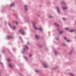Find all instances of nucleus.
Listing matches in <instances>:
<instances>
[{
	"instance_id": "16",
	"label": "nucleus",
	"mask_w": 76,
	"mask_h": 76,
	"mask_svg": "<svg viewBox=\"0 0 76 76\" xmlns=\"http://www.w3.org/2000/svg\"><path fill=\"white\" fill-rule=\"evenodd\" d=\"M7 38H11V37L10 36H8L7 37Z\"/></svg>"
},
{
	"instance_id": "1",
	"label": "nucleus",
	"mask_w": 76,
	"mask_h": 76,
	"mask_svg": "<svg viewBox=\"0 0 76 76\" xmlns=\"http://www.w3.org/2000/svg\"><path fill=\"white\" fill-rule=\"evenodd\" d=\"M33 25L34 26V28L35 29H36V30H37V27H35V24L34 23H33Z\"/></svg>"
},
{
	"instance_id": "32",
	"label": "nucleus",
	"mask_w": 76,
	"mask_h": 76,
	"mask_svg": "<svg viewBox=\"0 0 76 76\" xmlns=\"http://www.w3.org/2000/svg\"><path fill=\"white\" fill-rule=\"evenodd\" d=\"M27 44H29V43L28 42H27Z\"/></svg>"
},
{
	"instance_id": "19",
	"label": "nucleus",
	"mask_w": 76,
	"mask_h": 76,
	"mask_svg": "<svg viewBox=\"0 0 76 76\" xmlns=\"http://www.w3.org/2000/svg\"><path fill=\"white\" fill-rule=\"evenodd\" d=\"M65 29H66V30H68L69 29V28H65Z\"/></svg>"
},
{
	"instance_id": "29",
	"label": "nucleus",
	"mask_w": 76,
	"mask_h": 76,
	"mask_svg": "<svg viewBox=\"0 0 76 76\" xmlns=\"http://www.w3.org/2000/svg\"><path fill=\"white\" fill-rule=\"evenodd\" d=\"M16 23L17 24H18V22H16Z\"/></svg>"
},
{
	"instance_id": "5",
	"label": "nucleus",
	"mask_w": 76,
	"mask_h": 76,
	"mask_svg": "<svg viewBox=\"0 0 76 76\" xmlns=\"http://www.w3.org/2000/svg\"><path fill=\"white\" fill-rule=\"evenodd\" d=\"M14 5H15V4H14V3H12L11 4L10 6H14Z\"/></svg>"
},
{
	"instance_id": "24",
	"label": "nucleus",
	"mask_w": 76,
	"mask_h": 76,
	"mask_svg": "<svg viewBox=\"0 0 76 76\" xmlns=\"http://www.w3.org/2000/svg\"><path fill=\"white\" fill-rule=\"evenodd\" d=\"M63 20H65V19L64 18H63Z\"/></svg>"
},
{
	"instance_id": "31",
	"label": "nucleus",
	"mask_w": 76,
	"mask_h": 76,
	"mask_svg": "<svg viewBox=\"0 0 76 76\" xmlns=\"http://www.w3.org/2000/svg\"><path fill=\"white\" fill-rule=\"evenodd\" d=\"M56 39H57V40H58V38H56Z\"/></svg>"
},
{
	"instance_id": "21",
	"label": "nucleus",
	"mask_w": 76,
	"mask_h": 76,
	"mask_svg": "<svg viewBox=\"0 0 76 76\" xmlns=\"http://www.w3.org/2000/svg\"><path fill=\"white\" fill-rule=\"evenodd\" d=\"M29 56L30 57H31V56H32V55H31V54H30L29 55Z\"/></svg>"
},
{
	"instance_id": "27",
	"label": "nucleus",
	"mask_w": 76,
	"mask_h": 76,
	"mask_svg": "<svg viewBox=\"0 0 76 76\" xmlns=\"http://www.w3.org/2000/svg\"><path fill=\"white\" fill-rule=\"evenodd\" d=\"M23 51H25V49H23Z\"/></svg>"
},
{
	"instance_id": "4",
	"label": "nucleus",
	"mask_w": 76,
	"mask_h": 76,
	"mask_svg": "<svg viewBox=\"0 0 76 76\" xmlns=\"http://www.w3.org/2000/svg\"><path fill=\"white\" fill-rule=\"evenodd\" d=\"M67 9V7H62V9L63 10H66Z\"/></svg>"
},
{
	"instance_id": "10",
	"label": "nucleus",
	"mask_w": 76,
	"mask_h": 76,
	"mask_svg": "<svg viewBox=\"0 0 76 76\" xmlns=\"http://www.w3.org/2000/svg\"><path fill=\"white\" fill-rule=\"evenodd\" d=\"M54 25H56V26H59V25L58 24H57L56 23H54Z\"/></svg>"
},
{
	"instance_id": "3",
	"label": "nucleus",
	"mask_w": 76,
	"mask_h": 76,
	"mask_svg": "<svg viewBox=\"0 0 76 76\" xmlns=\"http://www.w3.org/2000/svg\"><path fill=\"white\" fill-rule=\"evenodd\" d=\"M35 37H36V38H37V39H38V38H39V36H38V35H36Z\"/></svg>"
},
{
	"instance_id": "7",
	"label": "nucleus",
	"mask_w": 76,
	"mask_h": 76,
	"mask_svg": "<svg viewBox=\"0 0 76 76\" xmlns=\"http://www.w3.org/2000/svg\"><path fill=\"white\" fill-rule=\"evenodd\" d=\"M56 8H57V10H58V13H59V10H58V9H59L58 7H56Z\"/></svg>"
},
{
	"instance_id": "14",
	"label": "nucleus",
	"mask_w": 76,
	"mask_h": 76,
	"mask_svg": "<svg viewBox=\"0 0 76 76\" xmlns=\"http://www.w3.org/2000/svg\"><path fill=\"white\" fill-rule=\"evenodd\" d=\"M16 28V27L14 26V27H13L12 29H15Z\"/></svg>"
},
{
	"instance_id": "6",
	"label": "nucleus",
	"mask_w": 76,
	"mask_h": 76,
	"mask_svg": "<svg viewBox=\"0 0 76 76\" xmlns=\"http://www.w3.org/2000/svg\"><path fill=\"white\" fill-rule=\"evenodd\" d=\"M44 67H45V68H47L48 67V66H47V65L45 64H43Z\"/></svg>"
},
{
	"instance_id": "15",
	"label": "nucleus",
	"mask_w": 76,
	"mask_h": 76,
	"mask_svg": "<svg viewBox=\"0 0 76 76\" xmlns=\"http://www.w3.org/2000/svg\"><path fill=\"white\" fill-rule=\"evenodd\" d=\"M39 29L40 30V31H42V28H39Z\"/></svg>"
},
{
	"instance_id": "22",
	"label": "nucleus",
	"mask_w": 76,
	"mask_h": 76,
	"mask_svg": "<svg viewBox=\"0 0 76 76\" xmlns=\"http://www.w3.org/2000/svg\"><path fill=\"white\" fill-rule=\"evenodd\" d=\"M49 18H53V17L51 16H50Z\"/></svg>"
},
{
	"instance_id": "9",
	"label": "nucleus",
	"mask_w": 76,
	"mask_h": 76,
	"mask_svg": "<svg viewBox=\"0 0 76 76\" xmlns=\"http://www.w3.org/2000/svg\"><path fill=\"white\" fill-rule=\"evenodd\" d=\"M70 31L71 32H74V31H75V30H70Z\"/></svg>"
},
{
	"instance_id": "25",
	"label": "nucleus",
	"mask_w": 76,
	"mask_h": 76,
	"mask_svg": "<svg viewBox=\"0 0 76 76\" xmlns=\"http://www.w3.org/2000/svg\"><path fill=\"white\" fill-rule=\"evenodd\" d=\"M0 64H1V65H2V63H1V62H0Z\"/></svg>"
},
{
	"instance_id": "26",
	"label": "nucleus",
	"mask_w": 76,
	"mask_h": 76,
	"mask_svg": "<svg viewBox=\"0 0 76 76\" xmlns=\"http://www.w3.org/2000/svg\"><path fill=\"white\" fill-rule=\"evenodd\" d=\"M55 54H56L57 53V52H55Z\"/></svg>"
},
{
	"instance_id": "8",
	"label": "nucleus",
	"mask_w": 76,
	"mask_h": 76,
	"mask_svg": "<svg viewBox=\"0 0 76 76\" xmlns=\"http://www.w3.org/2000/svg\"><path fill=\"white\" fill-rule=\"evenodd\" d=\"M24 7H25L26 10H27V8H26V7H27V6H26V5H25Z\"/></svg>"
},
{
	"instance_id": "11",
	"label": "nucleus",
	"mask_w": 76,
	"mask_h": 76,
	"mask_svg": "<svg viewBox=\"0 0 76 76\" xmlns=\"http://www.w3.org/2000/svg\"><path fill=\"white\" fill-rule=\"evenodd\" d=\"M69 74L70 75H71L72 76H74V75H73L71 73H69Z\"/></svg>"
},
{
	"instance_id": "13",
	"label": "nucleus",
	"mask_w": 76,
	"mask_h": 76,
	"mask_svg": "<svg viewBox=\"0 0 76 76\" xmlns=\"http://www.w3.org/2000/svg\"><path fill=\"white\" fill-rule=\"evenodd\" d=\"M25 47L26 48V49H28V47L26 46V45H25Z\"/></svg>"
},
{
	"instance_id": "28",
	"label": "nucleus",
	"mask_w": 76,
	"mask_h": 76,
	"mask_svg": "<svg viewBox=\"0 0 76 76\" xmlns=\"http://www.w3.org/2000/svg\"><path fill=\"white\" fill-rule=\"evenodd\" d=\"M36 72H38V71L37 70H36Z\"/></svg>"
},
{
	"instance_id": "30",
	"label": "nucleus",
	"mask_w": 76,
	"mask_h": 76,
	"mask_svg": "<svg viewBox=\"0 0 76 76\" xmlns=\"http://www.w3.org/2000/svg\"><path fill=\"white\" fill-rule=\"evenodd\" d=\"M9 26H10V24L9 23Z\"/></svg>"
},
{
	"instance_id": "17",
	"label": "nucleus",
	"mask_w": 76,
	"mask_h": 76,
	"mask_svg": "<svg viewBox=\"0 0 76 76\" xmlns=\"http://www.w3.org/2000/svg\"><path fill=\"white\" fill-rule=\"evenodd\" d=\"M66 41H67V42H69V41H70L69 40H66Z\"/></svg>"
},
{
	"instance_id": "20",
	"label": "nucleus",
	"mask_w": 76,
	"mask_h": 76,
	"mask_svg": "<svg viewBox=\"0 0 76 76\" xmlns=\"http://www.w3.org/2000/svg\"><path fill=\"white\" fill-rule=\"evenodd\" d=\"M10 61V59H8L7 60L8 61Z\"/></svg>"
},
{
	"instance_id": "2",
	"label": "nucleus",
	"mask_w": 76,
	"mask_h": 76,
	"mask_svg": "<svg viewBox=\"0 0 76 76\" xmlns=\"http://www.w3.org/2000/svg\"><path fill=\"white\" fill-rule=\"evenodd\" d=\"M22 31H23V30H21L19 32H21L22 35H24V34H25V33L23 32L22 33Z\"/></svg>"
},
{
	"instance_id": "23",
	"label": "nucleus",
	"mask_w": 76,
	"mask_h": 76,
	"mask_svg": "<svg viewBox=\"0 0 76 76\" xmlns=\"http://www.w3.org/2000/svg\"><path fill=\"white\" fill-rule=\"evenodd\" d=\"M64 39H67V38L66 37H64Z\"/></svg>"
},
{
	"instance_id": "12",
	"label": "nucleus",
	"mask_w": 76,
	"mask_h": 76,
	"mask_svg": "<svg viewBox=\"0 0 76 76\" xmlns=\"http://www.w3.org/2000/svg\"><path fill=\"white\" fill-rule=\"evenodd\" d=\"M63 32L62 31H60L59 32V34H62Z\"/></svg>"
},
{
	"instance_id": "18",
	"label": "nucleus",
	"mask_w": 76,
	"mask_h": 76,
	"mask_svg": "<svg viewBox=\"0 0 76 76\" xmlns=\"http://www.w3.org/2000/svg\"><path fill=\"white\" fill-rule=\"evenodd\" d=\"M9 66H10L11 67V68L12 67V65L10 64Z\"/></svg>"
}]
</instances>
